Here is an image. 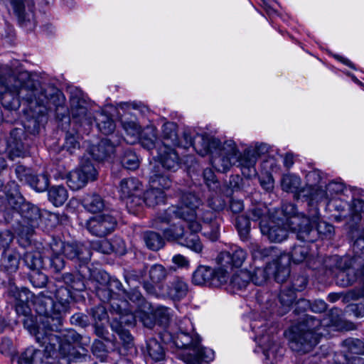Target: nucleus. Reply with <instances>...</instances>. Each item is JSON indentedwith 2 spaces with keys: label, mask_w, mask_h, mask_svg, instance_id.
<instances>
[{
  "label": "nucleus",
  "mask_w": 364,
  "mask_h": 364,
  "mask_svg": "<svg viewBox=\"0 0 364 364\" xmlns=\"http://www.w3.org/2000/svg\"><path fill=\"white\" fill-rule=\"evenodd\" d=\"M279 299L281 305L287 309L290 307L296 300V291L291 287L288 289H282L279 295Z\"/></svg>",
  "instance_id": "603ef678"
},
{
  "label": "nucleus",
  "mask_w": 364,
  "mask_h": 364,
  "mask_svg": "<svg viewBox=\"0 0 364 364\" xmlns=\"http://www.w3.org/2000/svg\"><path fill=\"white\" fill-rule=\"evenodd\" d=\"M55 296L57 299L56 304H59L57 310L56 321L60 323L61 321V315L66 312L68 304L74 299L73 291L67 287H59L55 291Z\"/></svg>",
  "instance_id": "cd10ccee"
},
{
  "label": "nucleus",
  "mask_w": 364,
  "mask_h": 364,
  "mask_svg": "<svg viewBox=\"0 0 364 364\" xmlns=\"http://www.w3.org/2000/svg\"><path fill=\"white\" fill-rule=\"evenodd\" d=\"M306 181L304 188H310L311 192L306 196V200L310 205L314 206L327 199V193L323 189L326 182L323 181V176L321 171L314 169L309 171L306 175Z\"/></svg>",
  "instance_id": "ddd939ff"
},
{
  "label": "nucleus",
  "mask_w": 364,
  "mask_h": 364,
  "mask_svg": "<svg viewBox=\"0 0 364 364\" xmlns=\"http://www.w3.org/2000/svg\"><path fill=\"white\" fill-rule=\"evenodd\" d=\"M50 265L54 272H60L65 267L63 255L67 259L85 263L91 258V251L85 245L76 242H65L58 238H52L49 243Z\"/></svg>",
  "instance_id": "0eeeda50"
},
{
  "label": "nucleus",
  "mask_w": 364,
  "mask_h": 364,
  "mask_svg": "<svg viewBox=\"0 0 364 364\" xmlns=\"http://www.w3.org/2000/svg\"><path fill=\"white\" fill-rule=\"evenodd\" d=\"M228 279L227 271L223 270L220 266L213 269L208 266L200 265L193 274V282L198 285L219 287L225 284Z\"/></svg>",
  "instance_id": "4468645a"
},
{
  "label": "nucleus",
  "mask_w": 364,
  "mask_h": 364,
  "mask_svg": "<svg viewBox=\"0 0 364 364\" xmlns=\"http://www.w3.org/2000/svg\"><path fill=\"white\" fill-rule=\"evenodd\" d=\"M208 207L212 209V210H208V211L213 212L215 214V218L213 220V222H215L217 225H218V223L215 221L216 218V211H219L223 210L225 208V201L218 196H213L210 197L208 200ZM219 228V226H218Z\"/></svg>",
  "instance_id": "052dcab7"
},
{
  "label": "nucleus",
  "mask_w": 364,
  "mask_h": 364,
  "mask_svg": "<svg viewBox=\"0 0 364 364\" xmlns=\"http://www.w3.org/2000/svg\"><path fill=\"white\" fill-rule=\"evenodd\" d=\"M337 319L329 316L322 321L314 317L308 318L304 323L291 328V348L297 351L307 353L317 345L320 338L328 334L327 328L335 326Z\"/></svg>",
  "instance_id": "423d86ee"
},
{
  "label": "nucleus",
  "mask_w": 364,
  "mask_h": 364,
  "mask_svg": "<svg viewBox=\"0 0 364 364\" xmlns=\"http://www.w3.org/2000/svg\"><path fill=\"white\" fill-rule=\"evenodd\" d=\"M247 257L246 252L238 246H233L230 251L221 252L216 258L218 266H220L223 270L229 272L233 268L240 267Z\"/></svg>",
  "instance_id": "f3484780"
},
{
  "label": "nucleus",
  "mask_w": 364,
  "mask_h": 364,
  "mask_svg": "<svg viewBox=\"0 0 364 364\" xmlns=\"http://www.w3.org/2000/svg\"><path fill=\"white\" fill-rule=\"evenodd\" d=\"M162 144L179 146L177 125L173 122H166L162 126Z\"/></svg>",
  "instance_id": "72a5a7b5"
},
{
  "label": "nucleus",
  "mask_w": 364,
  "mask_h": 364,
  "mask_svg": "<svg viewBox=\"0 0 364 364\" xmlns=\"http://www.w3.org/2000/svg\"><path fill=\"white\" fill-rule=\"evenodd\" d=\"M33 304L36 311L39 315L43 316L47 318L46 323H49V318H51L53 321H56L57 310L59 304H56L51 296L45 295L44 292H41L35 298Z\"/></svg>",
  "instance_id": "4be33fe9"
},
{
  "label": "nucleus",
  "mask_w": 364,
  "mask_h": 364,
  "mask_svg": "<svg viewBox=\"0 0 364 364\" xmlns=\"http://www.w3.org/2000/svg\"><path fill=\"white\" fill-rule=\"evenodd\" d=\"M83 208L91 213H97L103 211L106 208L105 200L97 193H87L82 200Z\"/></svg>",
  "instance_id": "c756f323"
},
{
  "label": "nucleus",
  "mask_w": 364,
  "mask_h": 364,
  "mask_svg": "<svg viewBox=\"0 0 364 364\" xmlns=\"http://www.w3.org/2000/svg\"><path fill=\"white\" fill-rule=\"evenodd\" d=\"M251 281V272L242 269L235 273L230 280V285L232 289L241 290L245 289Z\"/></svg>",
  "instance_id": "a19ab883"
},
{
  "label": "nucleus",
  "mask_w": 364,
  "mask_h": 364,
  "mask_svg": "<svg viewBox=\"0 0 364 364\" xmlns=\"http://www.w3.org/2000/svg\"><path fill=\"white\" fill-rule=\"evenodd\" d=\"M114 144L109 139H102L97 145L90 148V154L97 161H103L114 152Z\"/></svg>",
  "instance_id": "c85d7f7f"
},
{
  "label": "nucleus",
  "mask_w": 364,
  "mask_h": 364,
  "mask_svg": "<svg viewBox=\"0 0 364 364\" xmlns=\"http://www.w3.org/2000/svg\"><path fill=\"white\" fill-rule=\"evenodd\" d=\"M144 240L147 247L152 250H158L164 245V239L155 232L149 231L144 233Z\"/></svg>",
  "instance_id": "de8ad7c7"
},
{
  "label": "nucleus",
  "mask_w": 364,
  "mask_h": 364,
  "mask_svg": "<svg viewBox=\"0 0 364 364\" xmlns=\"http://www.w3.org/2000/svg\"><path fill=\"white\" fill-rule=\"evenodd\" d=\"M324 191L327 193L328 198L325 201H328L331 198H335L333 195H337L344 190V184L342 182L331 181L328 185H325ZM322 200L321 202H323Z\"/></svg>",
  "instance_id": "13d9d810"
},
{
  "label": "nucleus",
  "mask_w": 364,
  "mask_h": 364,
  "mask_svg": "<svg viewBox=\"0 0 364 364\" xmlns=\"http://www.w3.org/2000/svg\"><path fill=\"white\" fill-rule=\"evenodd\" d=\"M166 199V194L163 191L151 186L144 193V202L147 206L154 207L155 205L164 203Z\"/></svg>",
  "instance_id": "e433bc0d"
},
{
  "label": "nucleus",
  "mask_w": 364,
  "mask_h": 364,
  "mask_svg": "<svg viewBox=\"0 0 364 364\" xmlns=\"http://www.w3.org/2000/svg\"><path fill=\"white\" fill-rule=\"evenodd\" d=\"M141 144L148 150L155 147L157 140V131L153 126H147L141 134Z\"/></svg>",
  "instance_id": "79ce46f5"
},
{
  "label": "nucleus",
  "mask_w": 364,
  "mask_h": 364,
  "mask_svg": "<svg viewBox=\"0 0 364 364\" xmlns=\"http://www.w3.org/2000/svg\"><path fill=\"white\" fill-rule=\"evenodd\" d=\"M282 211L287 216L286 220L288 228L293 232H296V237L301 241H313L310 237L313 230L309 226V216L299 218L296 215L297 210L292 203H286L282 205Z\"/></svg>",
  "instance_id": "9b49d317"
},
{
  "label": "nucleus",
  "mask_w": 364,
  "mask_h": 364,
  "mask_svg": "<svg viewBox=\"0 0 364 364\" xmlns=\"http://www.w3.org/2000/svg\"><path fill=\"white\" fill-rule=\"evenodd\" d=\"M147 353L154 362L161 361L165 358L164 348L155 338H150L146 343Z\"/></svg>",
  "instance_id": "58836bf2"
},
{
  "label": "nucleus",
  "mask_w": 364,
  "mask_h": 364,
  "mask_svg": "<svg viewBox=\"0 0 364 364\" xmlns=\"http://www.w3.org/2000/svg\"><path fill=\"white\" fill-rule=\"evenodd\" d=\"M250 218L244 215L238 216L236 219V228L242 240L247 239L248 234L250 230Z\"/></svg>",
  "instance_id": "3c124183"
},
{
  "label": "nucleus",
  "mask_w": 364,
  "mask_h": 364,
  "mask_svg": "<svg viewBox=\"0 0 364 364\" xmlns=\"http://www.w3.org/2000/svg\"><path fill=\"white\" fill-rule=\"evenodd\" d=\"M314 205L313 213L309 215V226L313 230L310 237L314 238L313 242L316 240V234L323 237L331 238L334 234V227L331 224L320 220L318 208L317 205ZM306 242H312V241Z\"/></svg>",
  "instance_id": "aec40b11"
},
{
  "label": "nucleus",
  "mask_w": 364,
  "mask_h": 364,
  "mask_svg": "<svg viewBox=\"0 0 364 364\" xmlns=\"http://www.w3.org/2000/svg\"><path fill=\"white\" fill-rule=\"evenodd\" d=\"M97 171L90 161H82L80 167L70 171L67 177V183L73 191L83 188L89 181L97 178Z\"/></svg>",
  "instance_id": "2eb2a0df"
},
{
  "label": "nucleus",
  "mask_w": 364,
  "mask_h": 364,
  "mask_svg": "<svg viewBox=\"0 0 364 364\" xmlns=\"http://www.w3.org/2000/svg\"><path fill=\"white\" fill-rule=\"evenodd\" d=\"M167 276L166 269L161 264H154L149 269V277L155 285L161 284L160 282L166 279Z\"/></svg>",
  "instance_id": "8fccbe9b"
},
{
  "label": "nucleus",
  "mask_w": 364,
  "mask_h": 364,
  "mask_svg": "<svg viewBox=\"0 0 364 364\" xmlns=\"http://www.w3.org/2000/svg\"><path fill=\"white\" fill-rule=\"evenodd\" d=\"M16 175L20 181L27 184L32 171L23 165H17L15 169Z\"/></svg>",
  "instance_id": "774afa93"
},
{
  "label": "nucleus",
  "mask_w": 364,
  "mask_h": 364,
  "mask_svg": "<svg viewBox=\"0 0 364 364\" xmlns=\"http://www.w3.org/2000/svg\"><path fill=\"white\" fill-rule=\"evenodd\" d=\"M6 203L9 207L6 210L16 211L23 218V225L28 229L27 234L31 232L38 225V221L42 215L40 208L26 202L20 193L7 196Z\"/></svg>",
  "instance_id": "6e6552de"
},
{
  "label": "nucleus",
  "mask_w": 364,
  "mask_h": 364,
  "mask_svg": "<svg viewBox=\"0 0 364 364\" xmlns=\"http://www.w3.org/2000/svg\"><path fill=\"white\" fill-rule=\"evenodd\" d=\"M33 295L31 292L26 288H22L19 289L18 304L16 307V312L23 315H27L30 309L28 306V302L32 298Z\"/></svg>",
  "instance_id": "c03bdc74"
},
{
  "label": "nucleus",
  "mask_w": 364,
  "mask_h": 364,
  "mask_svg": "<svg viewBox=\"0 0 364 364\" xmlns=\"http://www.w3.org/2000/svg\"><path fill=\"white\" fill-rule=\"evenodd\" d=\"M157 153V161L164 169L174 172L181 167V159L171 146L161 144L158 147Z\"/></svg>",
  "instance_id": "6ab92c4d"
},
{
  "label": "nucleus",
  "mask_w": 364,
  "mask_h": 364,
  "mask_svg": "<svg viewBox=\"0 0 364 364\" xmlns=\"http://www.w3.org/2000/svg\"><path fill=\"white\" fill-rule=\"evenodd\" d=\"M107 286L111 289L112 293L116 294V297L122 296L126 294V290L123 289L122 284L121 282L116 278H110Z\"/></svg>",
  "instance_id": "338daca9"
},
{
  "label": "nucleus",
  "mask_w": 364,
  "mask_h": 364,
  "mask_svg": "<svg viewBox=\"0 0 364 364\" xmlns=\"http://www.w3.org/2000/svg\"><path fill=\"white\" fill-rule=\"evenodd\" d=\"M290 258L296 264L306 262V264L310 267H311L312 261L314 259L311 255H310L309 246L305 244L295 245L290 252Z\"/></svg>",
  "instance_id": "7c9ffc66"
},
{
  "label": "nucleus",
  "mask_w": 364,
  "mask_h": 364,
  "mask_svg": "<svg viewBox=\"0 0 364 364\" xmlns=\"http://www.w3.org/2000/svg\"><path fill=\"white\" fill-rule=\"evenodd\" d=\"M30 281L33 286L36 288L43 287L47 283V277L40 269H33L30 274Z\"/></svg>",
  "instance_id": "bf43d9fd"
},
{
  "label": "nucleus",
  "mask_w": 364,
  "mask_h": 364,
  "mask_svg": "<svg viewBox=\"0 0 364 364\" xmlns=\"http://www.w3.org/2000/svg\"><path fill=\"white\" fill-rule=\"evenodd\" d=\"M170 343L188 352L180 355L186 364H209L214 359V351L200 345L199 336L194 332L191 320L184 318L179 324V331L176 336L170 334Z\"/></svg>",
  "instance_id": "39448f33"
},
{
  "label": "nucleus",
  "mask_w": 364,
  "mask_h": 364,
  "mask_svg": "<svg viewBox=\"0 0 364 364\" xmlns=\"http://www.w3.org/2000/svg\"><path fill=\"white\" fill-rule=\"evenodd\" d=\"M122 165L127 169L135 170L139 167V161L137 156L131 151H127L121 160Z\"/></svg>",
  "instance_id": "5fc2aeb1"
},
{
  "label": "nucleus",
  "mask_w": 364,
  "mask_h": 364,
  "mask_svg": "<svg viewBox=\"0 0 364 364\" xmlns=\"http://www.w3.org/2000/svg\"><path fill=\"white\" fill-rule=\"evenodd\" d=\"M97 127L103 134L109 135L115 129V124L111 117L104 112H98L95 116Z\"/></svg>",
  "instance_id": "f704fd0d"
},
{
  "label": "nucleus",
  "mask_w": 364,
  "mask_h": 364,
  "mask_svg": "<svg viewBox=\"0 0 364 364\" xmlns=\"http://www.w3.org/2000/svg\"><path fill=\"white\" fill-rule=\"evenodd\" d=\"M23 261L31 269H41L43 267V261L41 253L37 251L27 252L23 255Z\"/></svg>",
  "instance_id": "49530a36"
},
{
  "label": "nucleus",
  "mask_w": 364,
  "mask_h": 364,
  "mask_svg": "<svg viewBox=\"0 0 364 364\" xmlns=\"http://www.w3.org/2000/svg\"><path fill=\"white\" fill-rule=\"evenodd\" d=\"M282 257H279L268 263L265 267L255 268L251 272V281L255 285H263L272 274L278 283L285 282L289 276L290 269L287 263H282Z\"/></svg>",
  "instance_id": "9d476101"
},
{
  "label": "nucleus",
  "mask_w": 364,
  "mask_h": 364,
  "mask_svg": "<svg viewBox=\"0 0 364 364\" xmlns=\"http://www.w3.org/2000/svg\"><path fill=\"white\" fill-rule=\"evenodd\" d=\"M213 212L205 210L200 199L191 193H183L178 205H172L165 210L160 218L166 223L171 222L174 218L186 222L189 230L194 232L203 231L204 236L212 241L218 239L220 230L215 222Z\"/></svg>",
  "instance_id": "20e7f679"
},
{
  "label": "nucleus",
  "mask_w": 364,
  "mask_h": 364,
  "mask_svg": "<svg viewBox=\"0 0 364 364\" xmlns=\"http://www.w3.org/2000/svg\"><path fill=\"white\" fill-rule=\"evenodd\" d=\"M183 137L186 145L193 146L199 155L204 156L210 154V163L218 171L226 172L237 164L245 177L250 178L257 175L255 165L257 156L252 149H245L240 154L234 141L221 142L205 132L192 135L190 131H186Z\"/></svg>",
  "instance_id": "f03ea898"
},
{
  "label": "nucleus",
  "mask_w": 364,
  "mask_h": 364,
  "mask_svg": "<svg viewBox=\"0 0 364 364\" xmlns=\"http://www.w3.org/2000/svg\"><path fill=\"white\" fill-rule=\"evenodd\" d=\"M20 255L16 252L9 253L6 255L4 265L9 273L16 272L18 268Z\"/></svg>",
  "instance_id": "6e6d98bb"
},
{
  "label": "nucleus",
  "mask_w": 364,
  "mask_h": 364,
  "mask_svg": "<svg viewBox=\"0 0 364 364\" xmlns=\"http://www.w3.org/2000/svg\"><path fill=\"white\" fill-rule=\"evenodd\" d=\"M96 294L102 301L109 303L113 311H120L127 306V300H119L117 298L116 294L112 293L108 286L99 287Z\"/></svg>",
  "instance_id": "bb28decb"
},
{
  "label": "nucleus",
  "mask_w": 364,
  "mask_h": 364,
  "mask_svg": "<svg viewBox=\"0 0 364 364\" xmlns=\"http://www.w3.org/2000/svg\"><path fill=\"white\" fill-rule=\"evenodd\" d=\"M299 307H301L303 311H306L309 308L314 313H321L327 309V304L323 300H315L312 304L309 301L302 299H299L296 303Z\"/></svg>",
  "instance_id": "09e8293b"
},
{
  "label": "nucleus",
  "mask_w": 364,
  "mask_h": 364,
  "mask_svg": "<svg viewBox=\"0 0 364 364\" xmlns=\"http://www.w3.org/2000/svg\"><path fill=\"white\" fill-rule=\"evenodd\" d=\"M261 167L265 174H271L279 171L280 165L279 161L273 156H268L262 161Z\"/></svg>",
  "instance_id": "4d7b16f0"
},
{
  "label": "nucleus",
  "mask_w": 364,
  "mask_h": 364,
  "mask_svg": "<svg viewBox=\"0 0 364 364\" xmlns=\"http://www.w3.org/2000/svg\"><path fill=\"white\" fill-rule=\"evenodd\" d=\"M150 186L165 193L172 186V180L168 175L161 174L157 171H154L153 174L150 176Z\"/></svg>",
  "instance_id": "4c0bfd02"
},
{
  "label": "nucleus",
  "mask_w": 364,
  "mask_h": 364,
  "mask_svg": "<svg viewBox=\"0 0 364 364\" xmlns=\"http://www.w3.org/2000/svg\"><path fill=\"white\" fill-rule=\"evenodd\" d=\"M196 232H185L182 225H173L164 230V235L168 240L178 241L181 245L188 247L196 252H200L203 250L202 244Z\"/></svg>",
  "instance_id": "f8f14e48"
},
{
  "label": "nucleus",
  "mask_w": 364,
  "mask_h": 364,
  "mask_svg": "<svg viewBox=\"0 0 364 364\" xmlns=\"http://www.w3.org/2000/svg\"><path fill=\"white\" fill-rule=\"evenodd\" d=\"M27 184L37 192H43L47 190L49 180L46 174H33L32 173Z\"/></svg>",
  "instance_id": "a18cd8bd"
},
{
  "label": "nucleus",
  "mask_w": 364,
  "mask_h": 364,
  "mask_svg": "<svg viewBox=\"0 0 364 364\" xmlns=\"http://www.w3.org/2000/svg\"><path fill=\"white\" fill-rule=\"evenodd\" d=\"M250 250L255 259H263L277 255L276 250L273 247H263L255 242L250 245Z\"/></svg>",
  "instance_id": "ea45409f"
},
{
  "label": "nucleus",
  "mask_w": 364,
  "mask_h": 364,
  "mask_svg": "<svg viewBox=\"0 0 364 364\" xmlns=\"http://www.w3.org/2000/svg\"><path fill=\"white\" fill-rule=\"evenodd\" d=\"M62 280L72 291H83L85 288L83 279L77 274L66 273L62 275Z\"/></svg>",
  "instance_id": "37998d69"
},
{
  "label": "nucleus",
  "mask_w": 364,
  "mask_h": 364,
  "mask_svg": "<svg viewBox=\"0 0 364 364\" xmlns=\"http://www.w3.org/2000/svg\"><path fill=\"white\" fill-rule=\"evenodd\" d=\"M56 96L48 93L38 80L32 78L26 70L11 73L8 66L0 68V101L9 110L19 108L21 100L27 103L24 110L26 120L23 129L14 128L8 140V151L11 159L24 157L28 151L26 132L38 134L40 128L47 122V114L50 105L56 106Z\"/></svg>",
  "instance_id": "f257e3e1"
},
{
  "label": "nucleus",
  "mask_w": 364,
  "mask_h": 364,
  "mask_svg": "<svg viewBox=\"0 0 364 364\" xmlns=\"http://www.w3.org/2000/svg\"><path fill=\"white\" fill-rule=\"evenodd\" d=\"M144 288L151 296L159 298H168L173 301L183 299L188 291V284L178 277L173 279L167 284L154 285L144 283Z\"/></svg>",
  "instance_id": "1a4fd4ad"
},
{
  "label": "nucleus",
  "mask_w": 364,
  "mask_h": 364,
  "mask_svg": "<svg viewBox=\"0 0 364 364\" xmlns=\"http://www.w3.org/2000/svg\"><path fill=\"white\" fill-rule=\"evenodd\" d=\"M268 209L265 206H257L252 208L250 210L249 218L254 221L259 220V223L262 220H264L266 223H269V220L272 219L267 215Z\"/></svg>",
  "instance_id": "864d4df0"
},
{
  "label": "nucleus",
  "mask_w": 364,
  "mask_h": 364,
  "mask_svg": "<svg viewBox=\"0 0 364 364\" xmlns=\"http://www.w3.org/2000/svg\"><path fill=\"white\" fill-rule=\"evenodd\" d=\"M90 247L92 250L103 254L115 252L118 255H124L126 252L124 243L119 238H117L112 242L105 239L95 240L91 242Z\"/></svg>",
  "instance_id": "a878e982"
},
{
  "label": "nucleus",
  "mask_w": 364,
  "mask_h": 364,
  "mask_svg": "<svg viewBox=\"0 0 364 364\" xmlns=\"http://www.w3.org/2000/svg\"><path fill=\"white\" fill-rule=\"evenodd\" d=\"M259 228L262 234L273 242H281L286 240L289 230H291L282 219H272L269 223L262 220Z\"/></svg>",
  "instance_id": "a211bd4d"
},
{
  "label": "nucleus",
  "mask_w": 364,
  "mask_h": 364,
  "mask_svg": "<svg viewBox=\"0 0 364 364\" xmlns=\"http://www.w3.org/2000/svg\"><path fill=\"white\" fill-rule=\"evenodd\" d=\"M203 175L205 183L209 188L215 189L218 187L219 183L211 168H205L203 171Z\"/></svg>",
  "instance_id": "69168bd1"
},
{
  "label": "nucleus",
  "mask_w": 364,
  "mask_h": 364,
  "mask_svg": "<svg viewBox=\"0 0 364 364\" xmlns=\"http://www.w3.org/2000/svg\"><path fill=\"white\" fill-rule=\"evenodd\" d=\"M141 191V183L139 179L131 177L124 178L119 183V197L124 200H131L134 202L137 199L140 202L141 199L138 197ZM128 201H127V203Z\"/></svg>",
  "instance_id": "b1692460"
},
{
  "label": "nucleus",
  "mask_w": 364,
  "mask_h": 364,
  "mask_svg": "<svg viewBox=\"0 0 364 364\" xmlns=\"http://www.w3.org/2000/svg\"><path fill=\"white\" fill-rule=\"evenodd\" d=\"M70 114L73 120L81 125H90L92 115L88 109L87 102L82 98L73 97L70 100Z\"/></svg>",
  "instance_id": "412c9836"
},
{
  "label": "nucleus",
  "mask_w": 364,
  "mask_h": 364,
  "mask_svg": "<svg viewBox=\"0 0 364 364\" xmlns=\"http://www.w3.org/2000/svg\"><path fill=\"white\" fill-rule=\"evenodd\" d=\"M28 331L34 334L36 342L42 348H27L18 359V364H71L85 359L87 350L80 347L77 350L69 342H63L58 333L52 328L41 329L35 326Z\"/></svg>",
  "instance_id": "7ed1b4c3"
},
{
  "label": "nucleus",
  "mask_w": 364,
  "mask_h": 364,
  "mask_svg": "<svg viewBox=\"0 0 364 364\" xmlns=\"http://www.w3.org/2000/svg\"><path fill=\"white\" fill-rule=\"evenodd\" d=\"M266 338H261L259 342L263 348V353L267 359L273 362H278L282 355V348L272 340L268 339L267 343H265Z\"/></svg>",
  "instance_id": "473e14b6"
},
{
  "label": "nucleus",
  "mask_w": 364,
  "mask_h": 364,
  "mask_svg": "<svg viewBox=\"0 0 364 364\" xmlns=\"http://www.w3.org/2000/svg\"><path fill=\"white\" fill-rule=\"evenodd\" d=\"M117 224V219L112 214H101L90 218L86 228L92 235L105 237L114 230Z\"/></svg>",
  "instance_id": "dca6fc26"
},
{
  "label": "nucleus",
  "mask_w": 364,
  "mask_h": 364,
  "mask_svg": "<svg viewBox=\"0 0 364 364\" xmlns=\"http://www.w3.org/2000/svg\"><path fill=\"white\" fill-rule=\"evenodd\" d=\"M112 329L115 331L121 341L126 345H129L132 341V336L130 333L124 329L122 326L115 324L114 322L111 324Z\"/></svg>",
  "instance_id": "e2e57ef3"
},
{
  "label": "nucleus",
  "mask_w": 364,
  "mask_h": 364,
  "mask_svg": "<svg viewBox=\"0 0 364 364\" xmlns=\"http://www.w3.org/2000/svg\"><path fill=\"white\" fill-rule=\"evenodd\" d=\"M48 200L56 207L64 204L68 198L66 188L63 186H52L48 192Z\"/></svg>",
  "instance_id": "c9c22d12"
},
{
  "label": "nucleus",
  "mask_w": 364,
  "mask_h": 364,
  "mask_svg": "<svg viewBox=\"0 0 364 364\" xmlns=\"http://www.w3.org/2000/svg\"><path fill=\"white\" fill-rule=\"evenodd\" d=\"M114 312L119 315V323H116L115 324L122 326V323H124L128 326H134L138 318L144 326L149 328H151L154 324V322L147 314L137 311L133 313L132 311L128 308V301H127V306L124 309Z\"/></svg>",
  "instance_id": "393cba45"
},
{
  "label": "nucleus",
  "mask_w": 364,
  "mask_h": 364,
  "mask_svg": "<svg viewBox=\"0 0 364 364\" xmlns=\"http://www.w3.org/2000/svg\"><path fill=\"white\" fill-rule=\"evenodd\" d=\"M92 316L95 321V323L100 322L105 323L107 322L108 315L105 308L102 306H97L92 309Z\"/></svg>",
  "instance_id": "0e129e2a"
},
{
  "label": "nucleus",
  "mask_w": 364,
  "mask_h": 364,
  "mask_svg": "<svg viewBox=\"0 0 364 364\" xmlns=\"http://www.w3.org/2000/svg\"><path fill=\"white\" fill-rule=\"evenodd\" d=\"M301 179L296 174L287 173L282 178L281 186L283 191L293 193L297 199L301 198L306 199V195L311 194V189L301 187Z\"/></svg>",
  "instance_id": "5701e85b"
},
{
  "label": "nucleus",
  "mask_w": 364,
  "mask_h": 364,
  "mask_svg": "<svg viewBox=\"0 0 364 364\" xmlns=\"http://www.w3.org/2000/svg\"><path fill=\"white\" fill-rule=\"evenodd\" d=\"M122 126L127 134L124 140L129 144H134L139 138L142 130L141 127L135 120L122 119Z\"/></svg>",
  "instance_id": "2f4dec72"
},
{
  "label": "nucleus",
  "mask_w": 364,
  "mask_h": 364,
  "mask_svg": "<svg viewBox=\"0 0 364 364\" xmlns=\"http://www.w3.org/2000/svg\"><path fill=\"white\" fill-rule=\"evenodd\" d=\"M343 344L352 353L360 354L364 352L363 343L358 338H348L343 341Z\"/></svg>",
  "instance_id": "680f3d73"
}]
</instances>
